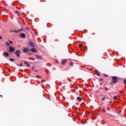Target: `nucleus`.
Wrapping results in <instances>:
<instances>
[{
  "label": "nucleus",
  "instance_id": "32",
  "mask_svg": "<svg viewBox=\"0 0 126 126\" xmlns=\"http://www.w3.org/2000/svg\"><path fill=\"white\" fill-rule=\"evenodd\" d=\"M109 103H110V104H112V101H110L109 102Z\"/></svg>",
  "mask_w": 126,
  "mask_h": 126
},
{
  "label": "nucleus",
  "instance_id": "31",
  "mask_svg": "<svg viewBox=\"0 0 126 126\" xmlns=\"http://www.w3.org/2000/svg\"><path fill=\"white\" fill-rule=\"evenodd\" d=\"M0 39H2V37H1V36L0 35Z\"/></svg>",
  "mask_w": 126,
  "mask_h": 126
},
{
  "label": "nucleus",
  "instance_id": "27",
  "mask_svg": "<svg viewBox=\"0 0 126 126\" xmlns=\"http://www.w3.org/2000/svg\"><path fill=\"white\" fill-rule=\"evenodd\" d=\"M79 46L80 48H81V47H82V45H81V44H80Z\"/></svg>",
  "mask_w": 126,
  "mask_h": 126
},
{
  "label": "nucleus",
  "instance_id": "24",
  "mask_svg": "<svg viewBox=\"0 0 126 126\" xmlns=\"http://www.w3.org/2000/svg\"><path fill=\"white\" fill-rule=\"evenodd\" d=\"M101 100L102 101H105V98H102Z\"/></svg>",
  "mask_w": 126,
  "mask_h": 126
},
{
  "label": "nucleus",
  "instance_id": "20",
  "mask_svg": "<svg viewBox=\"0 0 126 126\" xmlns=\"http://www.w3.org/2000/svg\"><path fill=\"white\" fill-rule=\"evenodd\" d=\"M104 76H105V77H108L109 76V75L106 74H104Z\"/></svg>",
  "mask_w": 126,
  "mask_h": 126
},
{
  "label": "nucleus",
  "instance_id": "33",
  "mask_svg": "<svg viewBox=\"0 0 126 126\" xmlns=\"http://www.w3.org/2000/svg\"><path fill=\"white\" fill-rule=\"evenodd\" d=\"M100 89H103V88H100Z\"/></svg>",
  "mask_w": 126,
  "mask_h": 126
},
{
  "label": "nucleus",
  "instance_id": "34",
  "mask_svg": "<svg viewBox=\"0 0 126 126\" xmlns=\"http://www.w3.org/2000/svg\"><path fill=\"white\" fill-rule=\"evenodd\" d=\"M10 31L11 32H12V31H11V30H10Z\"/></svg>",
  "mask_w": 126,
  "mask_h": 126
},
{
  "label": "nucleus",
  "instance_id": "37",
  "mask_svg": "<svg viewBox=\"0 0 126 126\" xmlns=\"http://www.w3.org/2000/svg\"><path fill=\"white\" fill-rule=\"evenodd\" d=\"M105 99H107V98H106V97H104Z\"/></svg>",
  "mask_w": 126,
  "mask_h": 126
},
{
  "label": "nucleus",
  "instance_id": "5",
  "mask_svg": "<svg viewBox=\"0 0 126 126\" xmlns=\"http://www.w3.org/2000/svg\"><path fill=\"white\" fill-rule=\"evenodd\" d=\"M94 73L95 74H96V75H97L98 76H100V72L98 71L97 69L95 70Z\"/></svg>",
  "mask_w": 126,
  "mask_h": 126
},
{
  "label": "nucleus",
  "instance_id": "1",
  "mask_svg": "<svg viewBox=\"0 0 126 126\" xmlns=\"http://www.w3.org/2000/svg\"><path fill=\"white\" fill-rule=\"evenodd\" d=\"M111 82H112L113 84H116V83L118 82V77L117 76H113Z\"/></svg>",
  "mask_w": 126,
  "mask_h": 126
},
{
  "label": "nucleus",
  "instance_id": "9",
  "mask_svg": "<svg viewBox=\"0 0 126 126\" xmlns=\"http://www.w3.org/2000/svg\"><path fill=\"white\" fill-rule=\"evenodd\" d=\"M20 36L21 37V38H25V37H26L25 33H21Z\"/></svg>",
  "mask_w": 126,
  "mask_h": 126
},
{
  "label": "nucleus",
  "instance_id": "3",
  "mask_svg": "<svg viewBox=\"0 0 126 126\" xmlns=\"http://www.w3.org/2000/svg\"><path fill=\"white\" fill-rule=\"evenodd\" d=\"M21 31H23V28H21L18 30H13L12 32H13L14 33H18V32H21Z\"/></svg>",
  "mask_w": 126,
  "mask_h": 126
},
{
  "label": "nucleus",
  "instance_id": "29",
  "mask_svg": "<svg viewBox=\"0 0 126 126\" xmlns=\"http://www.w3.org/2000/svg\"><path fill=\"white\" fill-rule=\"evenodd\" d=\"M26 30H29V28H26Z\"/></svg>",
  "mask_w": 126,
  "mask_h": 126
},
{
  "label": "nucleus",
  "instance_id": "36",
  "mask_svg": "<svg viewBox=\"0 0 126 126\" xmlns=\"http://www.w3.org/2000/svg\"><path fill=\"white\" fill-rule=\"evenodd\" d=\"M125 118H126V115L125 116Z\"/></svg>",
  "mask_w": 126,
  "mask_h": 126
},
{
  "label": "nucleus",
  "instance_id": "12",
  "mask_svg": "<svg viewBox=\"0 0 126 126\" xmlns=\"http://www.w3.org/2000/svg\"><path fill=\"white\" fill-rule=\"evenodd\" d=\"M15 13H16L18 16H20V14H19V12H18V11H15Z\"/></svg>",
  "mask_w": 126,
  "mask_h": 126
},
{
  "label": "nucleus",
  "instance_id": "8",
  "mask_svg": "<svg viewBox=\"0 0 126 126\" xmlns=\"http://www.w3.org/2000/svg\"><path fill=\"white\" fill-rule=\"evenodd\" d=\"M35 57L36 59H38V60H42V56L40 55H35Z\"/></svg>",
  "mask_w": 126,
  "mask_h": 126
},
{
  "label": "nucleus",
  "instance_id": "11",
  "mask_svg": "<svg viewBox=\"0 0 126 126\" xmlns=\"http://www.w3.org/2000/svg\"><path fill=\"white\" fill-rule=\"evenodd\" d=\"M3 55L6 57H8V56H9V54L7 52H4Z\"/></svg>",
  "mask_w": 126,
  "mask_h": 126
},
{
  "label": "nucleus",
  "instance_id": "35",
  "mask_svg": "<svg viewBox=\"0 0 126 126\" xmlns=\"http://www.w3.org/2000/svg\"><path fill=\"white\" fill-rule=\"evenodd\" d=\"M100 85H102V83H100Z\"/></svg>",
  "mask_w": 126,
  "mask_h": 126
},
{
  "label": "nucleus",
  "instance_id": "2",
  "mask_svg": "<svg viewBox=\"0 0 126 126\" xmlns=\"http://www.w3.org/2000/svg\"><path fill=\"white\" fill-rule=\"evenodd\" d=\"M21 51L20 50H16L15 52V55L17 57V58H19L20 57V54Z\"/></svg>",
  "mask_w": 126,
  "mask_h": 126
},
{
  "label": "nucleus",
  "instance_id": "21",
  "mask_svg": "<svg viewBox=\"0 0 126 126\" xmlns=\"http://www.w3.org/2000/svg\"><path fill=\"white\" fill-rule=\"evenodd\" d=\"M124 82L125 84H126V79H125L124 80Z\"/></svg>",
  "mask_w": 126,
  "mask_h": 126
},
{
  "label": "nucleus",
  "instance_id": "16",
  "mask_svg": "<svg viewBox=\"0 0 126 126\" xmlns=\"http://www.w3.org/2000/svg\"><path fill=\"white\" fill-rule=\"evenodd\" d=\"M9 61H10V62H14V59H12V58H10V59H9Z\"/></svg>",
  "mask_w": 126,
  "mask_h": 126
},
{
  "label": "nucleus",
  "instance_id": "26",
  "mask_svg": "<svg viewBox=\"0 0 126 126\" xmlns=\"http://www.w3.org/2000/svg\"><path fill=\"white\" fill-rule=\"evenodd\" d=\"M23 65V64L21 63V64L20 65V66H22Z\"/></svg>",
  "mask_w": 126,
  "mask_h": 126
},
{
  "label": "nucleus",
  "instance_id": "28",
  "mask_svg": "<svg viewBox=\"0 0 126 126\" xmlns=\"http://www.w3.org/2000/svg\"><path fill=\"white\" fill-rule=\"evenodd\" d=\"M46 72H49V70H48V69H46Z\"/></svg>",
  "mask_w": 126,
  "mask_h": 126
},
{
  "label": "nucleus",
  "instance_id": "19",
  "mask_svg": "<svg viewBox=\"0 0 126 126\" xmlns=\"http://www.w3.org/2000/svg\"><path fill=\"white\" fill-rule=\"evenodd\" d=\"M5 44L7 45V46H9L10 45V44H9V43H8V42H5Z\"/></svg>",
  "mask_w": 126,
  "mask_h": 126
},
{
  "label": "nucleus",
  "instance_id": "6",
  "mask_svg": "<svg viewBox=\"0 0 126 126\" xmlns=\"http://www.w3.org/2000/svg\"><path fill=\"white\" fill-rule=\"evenodd\" d=\"M30 52H32V53H36V50L35 49V48H32L31 49H30Z\"/></svg>",
  "mask_w": 126,
  "mask_h": 126
},
{
  "label": "nucleus",
  "instance_id": "7",
  "mask_svg": "<svg viewBox=\"0 0 126 126\" xmlns=\"http://www.w3.org/2000/svg\"><path fill=\"white\" fill-rule=\"evenodd\" d=\"M24 53H28L29 52V49L26 48L23 49Z\"/></svg>",
  "mask_w": 126,
  "mask_h": 126
},
{
  "label": "nucleus",
  "instance_id": "30",
  "mask_svg": "<svg viewBox=\"0 0 126 126\" xmlns=\"http://www.w3.org/2000/svg\"><path fill=\"white\" fill-rule=\"evenodd\" d=\"M100 81H103V79L101 78L100 79Z\"/></svg>",
  "mask_w": 126,
  "mask_h": 126
},
{
  "label": "nucleus",
  "instance_id": "15",
  "mask_svg": "<svg viewBox=\"0 0 126 126\" xmlns=\"http://www.w3.org/2000/svg\"><path fill=\"white\" fill-rule=\"evenodd\" d=\"M61 63H62V64H63V65L65 64V61H64V60H63V61L61 62Z\"/></svg>",
  "mask_w": 126,
  "mask_h": 126
},
{
  "label": "nucleus",
  "instance_id": "23",
  "mask_svg": "<svg viewBox=\"0 0 126 126\" xmlns=\"http://www.w3.org/2000/svg\"><path fill=\"white\" fill-rule=\"evenodd\" d=\"M105 89L106 90V91H108V90H109V89H108V88L105 87Z\"/></svg>",
  "mask_w": 126,
  "mask_h": 126
},
{
  "label": "nucleus",
  "instance_id": "17",
  "mask_svg": "<svg viewBox=\"0 0 126 126\" xmlns=\"http://www.w3.org/2000/svg\"><path fill=\"white\" fill-rule=\"evenodd\" d=\"M70 65H71V66H73V63L72 62H70Z\"/></svg>",
  "mask_w": 126,
  "mask_h": 126
},
{
  "label": "nucleus",
  "instance_id": "25",
  "mask_svg": "<svg viewBox=\"0 0 126 126\" xmlns=\"http://www.w3.org/2000/svg\"><path fill=\"white\" fill-rule=\"evenodd\" d=\"M116 98H117V96H115L114 97V100H116Z\"/></svg>",
  "mask_w": 126,
  "mask_h": 126
},
{
  "label": "nucleus",
  "instance_id": "4",
  "mask_svg": "<svg viewBox=\"0 0 126 126\" xmlns=\"http://www.w3.org/2000/svg\"><path fill=\"white\" fill-rule=\"evenodd\" d=\"M9 50L10 53H11V52H13V51H14V48H13L12 46H9Z\"/></svg>",
  "mask_w": 126,
  "mask_h": 126
},
{
  "label": "nucleus",
  "instance_id": "13",
  "mask_svg": "<svg viewBox=\"0 0 126 126\" xmlns=\"http://www.w3.org/2000/svg\"><path fill=\"white\" fill-rule=\"evenodd\" d=\"M77 100H78V101H79V102H81V97H77Z\"/></svg>",
  "mask_w": 126,
  "mask_h": 126
},
{
  "label": "nucleus",
  "instance_id": "18",
  "mask_svg": "<svg viewBox=\"0 0 126 126\" xmlns=\"http://www.w3.org/2000/svg\"><path fill=\"white\" fill-rule=\"evenodd\" d=\"M36 77H37V78H39V79L41 78V76H40L39 75H36Z\"/></svg>",
  "mask_w": 126,
  "mask_h": 126
},
{
  "label": "nucleus",
  "instance_id": "10",
  "mask_svg": "<svg viewBox=\"0 0 126 126\" xmlns=\"http://www.w3.org/2000/svg\"><path fill=\"white\" fill-rule=\"evenodd\" d=\"M29 45L31 46V47H35V45H34V43L32 42H30Z\"/></svg>",
  "mask_w": 126,
  "mask_h": 126
},
{
  "label": "nucleus",
  "instance_id": "14",
  "mask_svg": "<svg viewBox=\"0 0 126 126\" xmlns=\"http://www.w3.org/2000/svg\"><path fill=\"white\" fill-rule=\"evenodd\" d=\"M24 64H26L27 65L28 67H29L30 66V64H28L27 62H25Z\"/></svg>",
  "mask_w": 126,
  "mask_h": 126
},
{
  "label": "nucleus",
  "instance_id": "22",
  "mask_svg": "<svg viewBox=\"0 0 126 126\" xmlns=\"http://www.w3.org/2000/svg\"><path fill=\"white\" fill-rule=\"evenodd\" d=\"M8 41L9 42L10 44H12L13 42L11 40H9Z\"/></svg>",
  "mask_w": 126,
  "mask_h": 126
}]
</instances>
